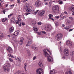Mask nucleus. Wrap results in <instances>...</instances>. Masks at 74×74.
Listing matches in <instances>:
<instances>
[{"mask_svg": "<svg viewBox=\"0 0 74 74\" xmlns=\"http://www.w3.org/2000/svg\"><path fill=\"white\" fill-rule=\"evenodd\" d=\"M43 53L45 57L47 58V61L49 62H53V59L51 55V52L48 49H45L43 51Z\"/></svg>", "mask_w": 74, "mask_h": 74, "instance_id": "1", "label": "nucleus"}, {"mask_svg": "<svg viewBox=\"0 0 74 74\" xmlns=\"http://www.w3.org/2000/svg\"><path fill=\"white\" fill-rule=\"evenodd\" d=\"M3 67V70L6 73L9 72L11 68V65L8 61L6 62V64H4Z\"/></svg>", "mask_w": 74, "mask_h": 74, "instance_id": "2", "label": "nucleus"}, {"mask_svg": "<svg viewBox=\"0 0 74 74\" xmlns=\"http://www.w3.org/2000/svg\"><path fill=\"white\" fill-rule=\"evenodd\" d=\"M52 12L54 14H58L59 12V8L58 5H55L52 8Z\"/></svg>", "mask_w": 74, "mask_h": 74, "instance_id": "3", "label": "nucleus"}, {"mask_svg": "<svg viewBox=\"0 0 74 74\" xmlns=\"http://www.w3.org/2000/svg\"><path fill=\"white\" fill-rule=\"evenodd\" d=\"M62 35L61 33H59L56 35V37L57 38V40L59 41H60L62 38Z\"/></svg>", "mask_w": 74, "mask_h": 74, "instance_id": "4", "label": "nucleus"}, {"mask_svg": "<svg viewBox=\"0 0 74 74\" xmlns=\"http://www.w3.org/2000/svg\"><path fill=\"white\" fill-rule=\"evenodd\" d=\"M41 4V2L38 0L35 2L34 4L35 7H40Z\"/></svg>", "mask_w": 74, "mask_h": 74, "instance_id": "5", "label": "nucleus"}, {"mask_svg": "<svg viewBox=\"0 0 74 74\" xmlns=\"http://www.w3.org/2000/svg\"><path fill=\"white\" fill-rule=\"evenodd\" d=\"M45 14V10H41L38 13V14L40 16H42Z\"/></svg>", "mask_w": 74, "mask_h": 74, "instance_id": "6", "label": "nucleus"}, {"mask_svg": "<svg viewBox=\"0 0 74 74\" xmlns=\"http://www.w3.org/2000/svg\"><path fill=\"white\" fill-rule=\"evenodd\" d=\"M64 53L66 56H68L69 55V51L68 49H66L64 50Z\"/></svg>", "mask_w": 74, "mask_h": 74, "instance_id": "7", "label": "nucleus"}, {"mask_svg": "<svg viewBox=\"0 0 74 74\" xmlns=\"http://www.w3.org/2000/svg\"><path fill=\"white\" fill-rule=\"evenodd\" d=\"M45 29L47 31H50L52 29V27L49 25H47L45 27Z\"/></svg>", "mask_w": 74, "mask_h": 74, "instance_id": "8", "label": "nucleus"}, {"mask_svg": "<svg viewBox=\"0 0 74 74\" xmlns=\"http://www.w3.org/2000/svg\"><path fill=\"white\" fill-rule=\"evenodd\" d=\"M7 49L8 52L10 53H12V50L11 47H7Z\"/></svg>", "mask_w": 74, "mask_h": 74, "instance_id": "9", "label": "nucleus"}, {"mask_svg": "<svg viewBox=\"0 0 74 74\" xmlns=\"http://www.w3.org/2000/svg\"><path fill=\"white\" fill-rule=\"evenodd\" d=\"M66 44L69 47H71L72 45V42L69 40H67L66 42Z\"/></svg>", "mask_w": 74, "mask_h": 74, "instance_id": "10", "label": "nucleus"}, {"mask_svg": "<svg viewBox=\"0 0 74 74\" xmlns=\"http://www.w3.org/2000/svg\"><path fill=\"white\" fill-rule=\"evenodd\" d=\"M14 28L13 27H11L9 28V32L10 33H12L14 32Z\"/></svg>", "mask_w": 74, "mask_h": 74, "instance_id": "11", "label": "nucleus"}, {"mask_svg": "<svg viewBox=\"0 0 74 74\" xmlns=\"http://www.w3.org/2000/svg\"><path fill=\"white\" fill-rule=\"evenodd\" d=\"M31 42H32V40L30 39L29 40L28 42H27V44L26 45V46L27 47V46H30V45Z\"/></svg>", "mask_w": 74, "mask_h": 74, "instance_id": "12", "label": "nucleus"}, {"mask_svg": "<svg viewBox=\"0 0 74 74\" xmlns=\"http://www.w3.org/2000/svg\"><path fill=\"white\" fill-rule=\"evenodd\" d=\"M70 10L72 12H74V5H72L71 7Z\"/></svg>", "mask_w": 74, "mask_h": 74, "instance_id": "13", "label": "nucleus"}, {"mask_svg": "<svg viewBox=\"0 0 74 74\" xmlns=\"http://www.w3.org/2000/svg\"><path fill=\"white\" fill-rule=\"evenodd\" d=\"M32 26H36V21H32Z\"/></svg>", "mask_w": 74, "mask_h": 74, "instance_id": "14", "label": "nucleus"}, {"mask_svg": "<svg viewBox=\"0 0 74 74\" xmlns=\"http://www.w3.org/2000/svg\"><path fill=\"white\" fill-rule=\"evenodd\" d=\"M21 18H22V17L21 16L19 15L18 16V17L17 18V21H21Z\"/></svg>", "mask_w": 74, "mask_h": 74, "instance_id": "15", "label": "nucleus"}, {"mask_svg": "<svg viewBox=\"0 0 74 74\" xmlns=\"http://www.w3.org/2000/svg\"><path fill=\"white\" fill-rule=\"evenodd\" d=\"M38 64H39V66H40L41 67H43L44 66L43 65V64L41 62H39L38 63Z\"/></svg>", "mask_w": 74, "mask_h": 74, "instance_id": "16", "label": "nucleus"}, {"mask_svg": "<svg viewBox=\"0 0 74 74\" xmlns=\"http://www.w3.org/2000/svg\"><path fill=\"white\" fill-rule=\"evenodd\" d=\"M19 33V31H17L15 32H14V35L16 36H17Z\"/></svg>", "mask_w": 74, "mask_h": 74, "instance_id": "17", "label": "nucleus"}, {"mask_svg": "<svg viewBox=\"0 0 74 74\" xmlns=\"http://www.w3.org/2000/svg\"><path fill=\"white\" fill-rule=\"evenodd\" d=\"M26 10L27 12H32V10H31V9H30V8H27Z\"/></svg>", "mask_w": 74, "mask_h": 74, "instance_id": "18", "label": "nucleus"}, {"mask_svg": "<svg viewBox=\"0 0 74 74\" xmlns=\"http://www.w3.org/2000/svg\"><path fill=\"white\" fill-rule=\"evenodd\" d=\"M7 20H8V19L7 18H3L2 20V22L4 23L5 21H7Z\"/></svg>", "mask_w": 74, "mask_h": 74, "instance_id": "19", "label": "nucleus"}, {"mask_svg": "<svg viewBox=\"0 0 74 74\" xmlns=\"http://www.w3.org/2000/svg\"><path fill=\"white\" fill-rule=\"evenodd\" d=\"M16 60H18L20 62H21V59L19 57H18L16 58Z\"/></svg>", "mask_w": 74, "mask_h": 74, "instance_id": "20", "label": "nucleus"}, {"mask_svg": "<svg viewBox=\"0 0 74 74\" xmlns=\"http://www.w3.org/2000/svg\"><path fill=\"white\" fill-rule=\"evenodd\" d=\"M51 74H55V73H56V72H55V71L53 70L50 71Z\"/></svg>", "mask_w": 74, "mask_h": 74, "instance_id": "21", "label": "nucleus"}, {"mask_svg": "<svg viewBox=\"0 0 74 74\" xmlns=\"http://www.w3.org/2000/svg\"><path fill=\"white\" fill-rule=\"evenodd\" d=\"M27 64L26 63H25L24 64V68L25 69V71H27L26 70V67H27Z\"/></svg>", "mask_w": 74, "mask_h": 74, "instance_id": "22", "label": "nucleus"}, {"mask_svg": "<svg viewBox=\"0 0 74 74\" xmlns=\"http://www.w3.org/2000/svg\"><path fill=\"white\" fill-rule=\"evenodd\" d=\"M8 56L9 57H11V58H15V57L14 56L10 54H8Z\"/></svg>", "mask_w": 74, "mask_h": 74, "instance_id": "23", "label": "nucleus"}, {"mask_svg": "<svg viewBox=\"0 0 74 74\" xmlns=\"http://www.w3.org/2000/svg\"><path fill=\"white\" fill-rule=\"evenodd\" d=\"M13 41L14 42H15V43H19V41H18L16 40H13Z\"/></svg>", "mask_w": 74, "mask_h": 74, "instance_id": "24", "label": "nucleus"}, {"mask_svg": "<svg viewBox=\"0 0 74 74\" xmlns=\"http://www.w3.org/2000/svg\"><path fill=\"white\" fill-rule=\"evenodd\" d=\"M58 2H59V4H60V5H62V4H63V2L62 1H59Z\"/></svg>", "mask_w": 74, "mask_h": 74, "instance_id": "25", "label": "nucleus"}, {"mask_svg": "<svg viewBox=\"0 0 74 74\" xmlns=\"http://www.w3.org/2000/svg\"><path fill=\"white\" fill-rule=\"evenodd\" d=\"M11 36L13 38H14V37H16V36L14 34H12L11 35Z\"/></svg>", "mask_w": 74, "mask_h": 74, "instance_id": "26", "label": "nucleus"}, {"mask_svg": "<svg viewBox=\"0 0 74 74\" xmlns=\"http://www.w3.org/2000/svg\"><path fill=\"white\" fill-rule=\"evenodd\" d=\"M29 8L32 11L33 10H34V8L32 6H31Z\"/></svg>", "mask_w": 74, "mask_h": 74, "instance_id": "27", "label": "nucleus"}, {"mask_svg": "<svg viewBox=\"0 0 74 74\" xmlns=\"http://www.w3.org/2000/svg\"><path fill=\"white\" fill-rule=\"evenodd\" d=\"M38 11H39V10H36L35 12H34V14L36 15Z\"/></svg>", "mask_w": 74, "mask_h": 74, "instance_id": "28", "label": "nucleus"}, {"mask_svg": "<svg viewBox=\"0 0 74 74\" xmlns=\"http://www.w3.org/2000/svg\"><path fill=\"white\" fill-rule=\"evenodd\" d=\"M14 15V14L13 13H12L11 14H10V15H8V18H10L12 15Z\"/></svg>", "mask_w": 74, "mask_h": 74, "instance_id": "29", "label": "nucleus"}, {"mask_svg": "<svg viewBox=\"0 0 74 74\" xmlns=\"http://www.w3.org/2000/svg\"><path fill=\"white\" fill-rule=\"evenodd\" d=\"M23 38L22 37L20 39V41H22V42H23Z\"/></svg>", "mask_w": 74, "mask_h": 74, "instance_id": "30", "label": "nucleus"}, {"mask_svg": "<svg viewBox=\"0 0 74 74\" xmlns=\"http://www.w3.org/2000/svg\"><path fill=\"white\" fill-rule=\"evenodd\" d=\"M33 30H34V31L35 32H36L37 31H38V29H37V28H36L34 29Z\"/></svg>", "mask_w": 74, "mask_h": 74, "instance_id": "31", "label": "nucleus"}, {"mask_svg": "<svg viewBox=\"0 0 74 74\" xmlns=\"http://www.w3.org/2000/svg\"><path fill=\"white\" fill-rule=\"evenodd\" d=\"M9 60H10V62H14V61H13V60H12V59L11 58H9Z\"/></svg>", "mask_w": 74, "mask_h": 74, "instance_id": "32", "label": "nucleus"}, {"mask_svg": "<svg viewBox=\"0 0 74 74\" xmlns=\"http://www.w3.org/2000/svg\"><path fill=\"white\" fill-rule=\"evenodd\" d=\"M49 18H52L53 16V15L51 14H50L49 15Z\"/></svg>", "mask_w": 74, "mask_h": 74, "instance_id": "33", "label": "nucleus"}, {"mask_svg": "<svg viewBox=\"0 0 74 74\" xmlns=\"http://www.w3.org/2000/svg\"><path fill=\"white\" fill-rule=\"evenodd\" d=\"M69 27H64V29L66 30H67L69 29Z\"/></svg>", "mask_w": 74, "mask_h": 74, "instance_id": "34", "label": "nucleus"}, {"mask_svg": "<svg viewBox=\"0 0 74 74\" xmlns=\"http://www.w3.org/2000/svg\"><path fill=\"white\" fill-rule=\"evenodd\" d=\"M32 48V49H34V48H35V47H34V45H33L31 47Z\"/></svg>", "mask_w": 74, "mask_h": 74, "instance_id": "35", "label": "nucleus"}, {"mask_svg": "<svg viewBox=\"0 0 74 74\" xmlns=\"http://www.w3.org/2000/svg\"><path fill=\"white\" fill-rule=\"evenodd\" d=\"M29 14H30V13L29 12H26L25 14V15H29Z\"/></svg>", "mask_w": 74, "mask_h": 74, "instance_id": "36", "label": "nucleus"}, {"mask_svg": "<svg viewBox=\"0 0 74 74\" xmlns=\"http://www.w3.org/2000/svg\"><path fill=\"white\" fill-rule=\"evenodd\" d=\"M15 19H14V18L12 19L11 20L12 22H15Z\"/></svg>", "mask_w": 74, "mask_h": 74, "instance_id": "37", "label": "nucleus"}, {"mask_svg": "<svg viewBox=\"0 0 74 74\" xmlns=\"http://www.w3.org/2000/svg\"><path fill=\"white\" fill-rule=\"evenodd\" d=\"M23 43V42L20 41L19 42V44L20 45H22V43Z\"/></svg>", "mask_w": 74, "mask_h": 74, "instance_id": "38", "label": "nucleus"}, {"mask_svg": "<svg viewBox=\"0 0 74 74\" xmlns=\"http://www.w3.org/2000/svg\"><path fill=\"white\" fill-rule=\"evenodd\" d=\"M38 25H41L42 24V23L41 22H38L37 23Z\"/></svg>", "mask_w": 74, "mask_h": 74, "instance_id": "39", "label": "nucleus"}, {"mask_svg": "<svg viewBox=\"0 0 74 74\" xmlns=\"http://www.w3.org/2000/svg\"><path fill=\"white\" fill-rule=\"evenodd\" d=\"M55 17L57 19H59L60 16H56Z\"/></svg>", "mask_w": 74, "mask_h": 74, "instance_id": "40", "label": "nucleus"}, {"mask_svg": "<svg viewBox=\"0 0 74 74\" xmlns=\"http://www.w3.org/2000/svg\"><path fill=\"white\" fill-rule=\"evenodd\" d=\"M36 56H34V58H33V60H35V59H36Z\"/></svg>", "mask_w": 74, "mask_h": 74, "instance_id": "41", "label": "nucleus"}, {"mask_svg": "<svg viewBox=\"0 0 74 74\" xmlns=\"http://www.w3.org/2000/svg\"><path fill=\"white\" fill-rule=\"evenodd\" d=\"M49 19H51L52 21H54V19L53 18H52L50 17L49 18Z\"/></svg>", "mask_w": 74, "mask_h": 74, "instance_id": "42", "label": "nucleus"}, {"mask_svg": "<svg viewBox=\"0 0 74 74\" xmlns=\"http://www.w3.org/2000/svg\"><path fill=\"white\" fill-rule=\"evenodd\" d=\"M34 50H35V51H37L38 50V49L37 47H35V48H34Z\"/></svg>", "mask_w": 74, "mask_h": 74, "instance_id": "43", "label": "nucleus"}, {"mask_svg": "<svg viewBox=\"0 0 74 74\" xmlns=\"http://www.w3.org/2000/svg\"><path fill=\"white\" fill-rule=\"evenodd\" d=\"M71 55H74V51H73L71 54Z\"/></svg>", "mask_w": 74, "mask_h": 74, "instance_id": "44", "label": "nucleus"}, {"mask_svg": "<svg viewBox=\"0 0 74 74\" xmlns=\"http://www.w3.org/2000/svg\"><path fill=\"white\" fill-rule=\"evenodd\" d=\"M55 25L56 26H58V23L56 22L55 23Z\"/></svg>", "mask_w": 74, "mask_h": 74, "instance_id": "45", "label": "nucleus"}, {"mask_svg": "<svg viewBox=\"0 0 74 74\" xmlns=\"http://www.w3.org/2000/svg\"><path fill=\"white\" fill-rule=\"evenodd\" d=\"M42 33L43 34H47L46 32L45 31H42Z\"/></svg>", "mask_w": 74, "mask_h": 74, "instance_id": "46", "label": "nucleus"}, {"mask_svg": "<svg viewBox=\"0 0 74 74\" xmlns=\"http://www.w3.org/2000/svg\"><path fill=\"white\" fill-rule=\"evenodd\" d=\"M62 59L63 60H64V58H65V56H62Z\"/></svg>", "mask_w": 74, "mask_h": 74, "instance_id": "47", "label": "nucleus"}, {"mask_svg": "<svg viewBox=\"0 0 74 74\" xmlns=\"http://www.w3.org/2000/svg\"><path fill=\"white\" fill-rule=\"evenodd\" d=\"M69 19H70L71 20H73V18L71 17H69Z\"/></svg>", "mask_w": 74, "mask_h": 74, "instance_id": "48", "label": "nucleus"}, {"mask_svg": "<svg viewBox=\"0 0 74 74\" xmlns=\"http://www.w3.org/2000/svg\"><path fill=\"white\" fill-rule=\"evenodd\" d=\"M3 14H5V9L3 10Z\"/></svg>", "mask_w": 74, "mask_h": 74, "instance_id": "49", "label": "nucleus"}, {"mask_svg": "<svg viewBox=\"0 0 74 74\" xmlns=\"http://www.w3.org/2000/svg\"><path fill=\"white\" fill-rule=\"evenodd\" d=\"M63 18L62 17L61 18H60V21H62V20H63Z\"/></svg>", "mask_w": 74, "mask_h": 74, "instance_id": "50", "label": "nucleus"}, {"mask_svg": "<svg viewBox=\"0 0 74 74\" xmlns=\"http://www.w3.org/2000/svg\"><path fill=\"white\" fill-rule=\"evenodd\" d=\"M27 53H29V52H30V51L29 49L27 50Z\"/></svg>", "mask_w": 74, "mask_h": 74, "instance_id": "51", "label": "nucleus"}, {"mask_svg": "<svg viewBox=\"0 0 74 74\" xmlns=\"http://www.w3.org/2000/svg\"><path fill=\"white\" fill-rule=\"evenodd\" d=\"M63 16V14H62L60 15V17H62V16Z\"/></svg>", "mask_w": 74, "mask_h": 74, "instance_id": "52", "label": "nucleus"}, {"mask_svg": "<svg viewBox=\"0 0 74 74\" xmlns=\"http://www.w3.org/2000/svg\"><path fill=\"white\" fill-rule=\"evenodd\" d=\"M62 18L64 19V18H66V16H64L62 17Z\"/></svg>", "mask_w": 74, "mask_h": 74, "instance_id": "53", "label": "nucleus"}, {"mask_svg": "<svg viewBox=\"0 0 74 74\" xmlns=\"http://www.w3.org/2000/svg\"><path fill=\"white\" fill-rule=\"evenodd\" d=\"M10 10V9H9V8H8L5 9V10L8 11V10Z\"/></svg>", "mask_w": 74, "mask_h": 74, "instance_id": "54", "label": "nucleus"}, {"mask_svg": "<svg viewBox=\"0 0 74 74\" xmlns=\"http://www.w3.org/2000/svg\"><path fill=\"white\" fill-rule=\"evenodd\" d=\"M69 74H72V72H71V71H69Z\"/></svg>", "mask_w": 74, "mask_h": 74, "instance_id": "55", "label": "nucleus"}, {"mask_svg": "<svg viewBox=\"0 0 74 74\" xmlns=\"http://www.w3.org/2000/svg\"><path fill=\"white\" fill-rule=\"evenodd\" d=\"M10 7H11V8H12V7H14V5H11L10 6Z\"/></svg>", "mask_w": 74, "mask_h": 74, "instance_id": "56", "label": "nucleus"}, {"mask_svg": "<svg viewBox=\"0 0 74 74\" xmlns=\"http://www.w3.org/2000/svg\"><path fill=\"white\" fill-rule=\"evenodd\" d=\"M73 29H69V32H71V31H72V30H73Z\"/></svg>", "mask_w": 74, "mask_h": 74, "instance_id": "57", "label": "nucleus"}, {"mask_svg": "<svg viewBox=\"0 0 74 74\" xmlns=\"http://www.w3.org/2000/svg\"><path fill=\"white\" fill-rule=\"evenodd\" d=\"M22 25L23 26H24V25H25V23H22Z\"/></svg>", "mask_w": 74, "mask_h": 74, "instance_id": "58", "label": "nucleus"}, {"mask_svg": "<svg viewBox=\"0 0 74 74\" xmlns=\"http://www.w3.org/2000/svg\"><path fill=\"white\" fill-rule=\"evenodd\" d=\"M17 3H20V0H17Z\"/></svg>", "mask_w": 74, "mask_h": 74, "instance_id": "59", "label": "nucleus"}, {"mask_svg": "<svg viewBox=\"0 0 74 74\" xmlns=\"http://www.w3.org/2000/svg\"><path fill=\"white\" fill-rule=\"evenodd\" d=\"M28 53L29 56H30V55H31V53L30 52Z\"/></svg>", "mask_w": 74, "mask_h": 74, "instance_id": "60", "label": "nucleus"}, {"mask_svg": "<svg viewBox=\"0 0 74 74\" xmlns=\"http://www.w3.org/2000/svg\"><path fill=\"white\" fill-rule=\"evenodd\" d=\"M8 37H9V38H10V37H11V35H8Z\"/></svg>", "mask_w": 74, "mask_h": 74, "instance_id": "61", "label": "nucleus"}, {"mask_svg": "<svg viewBox=\"0 0 74 74\" xmlns=\"http://www.w3.org/2000/svg\"><path fill=\"white\" fill-rule=\"evenodd\" d=\"M64 13L65 14H67V12L66 11H65L64 12Z\"/></svg>", "mask_w": 74, "mask_h": 74, "instance_id": "62", "label": "nucleus"}, {"mask_svg": "<svg viewBox=\"0 0 74 74\" xmlns=\"http://www.w3.org/2000/svg\"><path fill=\"white\" fill-rule=\"evenodd\" d=\"M2 35H0V38H2Z\"/></svg>", "mask_w": 74, "mask_h": 74, "instance_id": "63", "label": "nucleus"}, {"mask_svg": "<svg viewBox=\"0 0 74 74\" xmlns=\"http://www.w3.org/2000/svg\"><path fill=\"white\" fill-rule=\"evenodd\" d=\"M19 23V21H17L16 23V24H18V23Z\"/></svg>", "mask_w": 74, "mask_h": 74, "instance_id": "64", "label": "nucleus"}]
</instances>
